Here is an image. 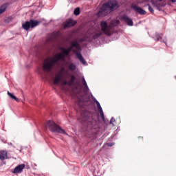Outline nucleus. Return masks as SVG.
I'll list each match as a JSON object with an SVG mask.
<instances>
[{
	"label": "nucleus",
	"mask_w": 176,
	"mask_h": 176,
	"mask_svg": "<svg viewBox=\"0 0 176 176\" xmlns=\"http://www.w3.org/2000/svg\"><path fill=\"white\" fill-rule=\"evenodd\" d=\"M3 164H6V162L4 160L0 161V167H3Z\"/></svg>",
	"instance_id": "473e14b6"
},
{
	"label": "nucleus",
	"mask_w": 176,
	"mask_h": 176,
	"mask_svg": "<svg viewBox=\"0 0 176 176\" xmlns=\"http://www.w3.org/2000/svg\"><path fill=\"white\" fill-rule=\"evenodd\" d=\"M6 159H9V157H8V151L1 150L0 151V160H6Z\"/></svg>",
	"instance_id": "4468645a"
},
{
	"label": "nucleus",
	"mask_w": 176,
	"mask_h": 176,
	"mask_svg": "<svg viewBox=\"0 0 176 176\" xmlns=\"http://www.w3.org/2000/svg\"><path fill=\"white\" fill-rule=\"evenodd\" d=\"M148 6V10L150 12V13H155V10L153 9V7L149 3H147L144 5V8H146Z\"/></svg>",
	"instance_id": "aec40b11"
},
{
	"label": "nucleus",
	"mask_w": 176,
	"mask_h": 176,
	"mask_svg": "<svg viewBox=\"0 0 176 176\" xmlns=\"http://www.w3.org/2000/svg\"><path fill=\"white\" fill-rule=\"evenodd\" d=\"M75 89H76V90H78L79 87H76Z\"/></svg>",
	"instance_id": "6e6d98bb"
},
{
	"label": "nucleus",
	"mask_w": 176,
	"mask_h": 176,
	"mask_svg": "<svg viewBox=\"0 0 176 176\" xmlns=\"http://www.w3.org/2000/svg\"><path fill=\"white\" fill-rule=\"evenodd\" d=\"M25 67H26V68L28 69L30 68V65H28V64H27V65H25Z\"/></svg>",
	"instance_id": "09e8293b"
},
{
	"label": "nucleus",
	"mask_w": 176,
	"mask_h": 176,
	"mask_svg": "<svg viewBox=\"0 0 176 176\" xmlns=\"http://www.w3.org/2000/svg\"><path fill=\"white\" fill-rule=\"evenodd\" d=\"M116 6H118V1L116 0H110L107 3L102 5L100 8L101 12H115L116 10Z\"/></svg>",
	"instance_id": "20e7f679"
},
{
	"label": "nucleus",
	"mask_w": 176,
	"mask_h": 176,
	"mask_svg": "<svg viewBox=\"0 0 176 176\" xmlns=\"http://www.w3.org/2000/svg\"><path fill=\"white\" fill-rule=\"evenodd\" d=\"M55 57L56 58V60L58 61H60V60L64 61V60H65L66 56L63 52H60L56 54Z\"/></svg>",
	"instance_id": "dca6fc26"
},
{
	"label": "nucleus",
	"mask_w": 176,
	"mask_h": 176,
	"mask_svg": "<svg viewBox=\"0 0 176 176\" xmlns=\"http://www.w3.org/2000/svg\"><path fill=\"white\" fill-rule=\"evenodd\" d=\"M74 53H75L76 57L78 58V60H82L83 58V55H82V51L78 50V51H74Z\"/></svg>",
	"instance_id": "6ab92c4d"
},
{
	"label": "nucleus",
	"mask_w": 176,
	"mask_h": 176,
	"mask_svg": "<svg viewBox=\"0 0 176 176\" xmlns=\"http://www.w3.org/2000/svg\"><path fill=\"white\" fill-rule=\"evenodd\" d=\"M94 176H97V175H94Z\"/></svg>",
	"instance_id": "680f3d73"
},
{
	"label": "nucleus",
	"mask_w": 176,
	"mask_h": 176,
	"mask_svg": "<svg viewBox=\"0 0 176 176\" xmlns=\"http://www.w3.org/2000/svg\"><path fill=\"white\" fill-rule=\"evenodd\" d=\"M25 168V164H19L15 168L10 170V173L14 175H19V174H21L24 171Z\"/></svg>",
	"instance_id": "39448f33"
},
{
	"label": "nucleus",
	"mask_w": 176,
	"mask_h": 176,
	"mask_svg": "<svg viewBox=\"0 0 176 176\" xmlns=\"http://www.w3.org/2000/svg\"><path fill=\"white\" fill-rule=\"evenodd\" d=\"M19 152H21H21H23V146H21V149H20Z\"/></svg>",
	"instance_id": "49530a36"
},
{
	"label": "nucleus",
	"mask_w": 176,
	"mask_h": 176,
	"mask_svg": "<svg viewBox=\"0 0 176 176\" xmlns=\"http://www.w3.org/2000/svg\"><path fill=\"white\" fill-rule=\"evenodd\" d=\"M83 118H85V123H87L88 125L93 124V122H94V118L93 116L89 115L88 113H85L83 116Z\"/></svg>",
	"instance_id": "9d476101"
},
{
	"label": "nucleus",
	"mask_w": 176,
	"mask_h": 176,
	"mask_svg": "<svg viewBox=\"0 0 176 176\" xmlns=\"http://www.w3.org/2000/svg\"><path fill=\"white\" fill-rule=\"evenodd\" d=\"M60 80H61V77L57 76L56 77H55L54 79V83L55 85H58V83L60 82Z\"/></svg>",
	"instance_id": "bb28decb"
},
{
	"label": "nucleus",
	"mask_w": 176,
	"mask_h": 176,
	"mask_svg": "<svg viewBox=\"0 0 176 176\" xmlns=\"http://www.w3.org/2000/svg\"><path fill=\"white\" fill-rule=\"evenodd\" d=\"M115 122H116V120L115 119V118L111 117L109 123L112 124V123H115Z\"/></svg>",
	"instance_id": "7c9ffc66"
},
{
	"label": "nucleus",
	"mask_w": 176,
	"mask_h": 176,
	"mask_svg": "<svg viewBox=\"0 0 176 176\" xmlns=\"http://www.w3.org/2000/svg\"><path fill=\"white\" fill-rule=\"evenodd\" d=\"M47 64L50 69H52V67H53V63L51 62V63H48Z\"/></svg>",
	"instance_id": "c9c22d12"
},
{
	"label": "nucleus",
	"mask_w": 176,
	"mask_h": 176,
	"mask_svg": "<svg viewBox=\"0 0 176 176\" xmlns=\"http://www.w3.org/2000/svg\"><path fill=\"white\" fill-rule=\"evenodd\" d=\"M7 94L8 97L11 98V100H14V101H16V102H19V98L16 97V95H14V94L8 91Z\"/></svg>",
	"instance_id": "f3484780"
},
{
	"label": "nucleus",
	"mask_w": 176,
	"mask_h": 176,
	"mask_svg": "<svg viewBox=\"0 0 176 176\" xmlns=\"http://www.w3.org/2000/svg\"><path fill=\"white\" fill-rule=\"evenodd\" d=\"M25 148L27 149V148H28V146H25Z\"/></svg>",
	"instance_id": "13d9d810"
},
{
	"label": "nucleus",
	"mask_w": 176,
	"mask_h": 176,
	"mask_svg": "<svg viewBox=\"0 0 176 176\" xmlns=\"http://www.w3.org/2000/svg\"><path fill=\"white\" fill-rule=\"evenodd\" d=\"M158 6L160 8H166V6H167V3H166V1H163L162 3H158Z\"/></svg>",
	"instance_id": "cd10ccee"
},
{
	"label": "nucleus",
	"mask_w": 176,
	"mask_h": 176,
	"mask_svg": "<svg viewBox=\"0 0 176 176\" xmlns=\"http://www.w3.org/2000/svg\"><path fill=\"white\" fill-rule=\"evenodd\" d=\"M99 113L100 115V118L103 122V127L104 130H107L108 129V126H109V120L108 118H105V114L104 113V110H100L99 111Z\"/></svg>",
	"instance_id": "0eeeda50"
},
{
	"label": "nucleus",
	"mask_w": 176,
	"mask_h": 176,
	"mask_svg": "<svg viewBox=\"0 0 176 176\" xmlns=\"http://www.w3.org/2000/svg\"><path fill=\"white\" fill-rule=\"evenodd\" d=\"M163 1H167V0H156L157 2H163Z\"/></svg>",
	"instance_id": "37998d69"
},
{
	"label": "nucleus",
	"mask_w": 176,
	"mask_h": 176,
	"mask_svg": "<svg viewBox=\"0 0 176 176\" xmlns=\"http://www.w3.org/2000/svg\"><path fill=\"white\" fill-rule=\"evenodd\" d=\"M84 91L85 93H89V94L90 93H91V91H90V88L89 87V86L85 87Z\"/></svg>",
	"instance_id": "c85d7f7f"
},
{
	"label": "nucleus",
	"mask_w": 176,
	"mask_h": 176,
	"mask_svg": "<svg viewBox=\"0 0 176 176\" xmlns=\"http://www.w3.org/2000/svg\"><path fill=\"white\" fill-rule=\"evenodd\" d=\"M132 9H133L135 12L139 13V14H140L141 16H145V14H146V12L144 10V8L138 7V6L137 5L132 6Z\"/></svg>",
	"instance_id": "1a4fd4ad"
},
{
	"label": "nucleus",
	"mask_w": 176,
	"mask_h": 176,
	"mask_svg": "<svg viewBox=\"0 0 176 176\" xmlns=\"http://www.w3.org/2000/svg\"><path fill=\"white\" fill-rule=\"evenodd\" d=\"M90 94L94 102H95V104H96L98 112H100V111H102V107H101V104L100 103V102L97 100V98H96V97H94L93 93L90 92Z\"/></svg>",
	"instance_id": "f8f14e48"
},
{
	"label": "nucleus",
	"mask_w": 176,
	"mask_h": 176,
	"mask_svg": "<svg viewBox=\"0 0 176 176\" xmlns=\"http://www.w3.org/2000/svg\"><path fill=\"white\" fill-rule=\"evenodd\" d=\"M46 126L52 133L63 134V135H68L65 129H63L60 126L57 124L54 120H50L46 123Z\"/></svg>",
	"instance_id": "f03ea898"
},
{
	"label": "nucleus",
	"mask_w": 176,
	"mask_h": 176,
	"mask_svg": "<svg viewBox=\"0 0 176 176\" xmlns=\"http://www.w3.org/2000/svg\"><path fill=\"white\" fill-rule=\"evenodd\" d=\"M12 1L5 2L4 3H3L0 6V14L5 13V12H6V10L8 9V8H9V6H10V5H12Z\"/></svg>",
	"instance_id": "9b49d317"
},
{
	"label": "nucleus",
	"mask_w": 176,
	"mask_h": 176,
	"mask_svg": "<svg viewBox=\"0 0 176 176\" xmlns=\"http://www.w3.org/2000/svg\"><path fill=\"white\" fill-rule=\"evenodd\" d=\"M41 23H42V21L31 19L29 21L28 20L22 22V29L30 32V31L34 30V28H36Z\"/></svg>",
	"instance_id": "7ed1b4c3"
},
{
	"label": "nucleus",
	"mask_w": 176,
	"mask_h": 176,
	"mask_svg": "<svg viewBox=\"0 0 176 176\" xmlns=\"http://www.w3.org/2000/svg\"><path fill=\"white\" fill-rule=\"evenodd\" d=\"M39 6L41 7V8H43V5H42V3H39Z\"/></svg>",
	"instance_id": "3c124183"
},
{
	"label": "nucleus",
	"mask_w": 176,
	"mask_h": 176,
	"mask_svg": "<svg viewBox=\"0 0 176 176\" xmlns=\"http://www.w3.org/2000/svg\"><path fill=\"white\" fill-rule=\"evenodd\" d=\"M58 60H57V58L55 57L52 60V64H56V63L58 62Z\"/></svg>",
	"instance_id": "2f4dec72"
},
{
	"label": "nucleus",
	"mask_w": 176,
	"mask_h": 176,
	"mask_svg": "<svg viewBox=\"0 0 176 176\" xmlns=\"http://www.w3.org/2000/svg\"><path fill=\"white\" fill-rule=\"evenodd\" d=\"M59 49H60V50H61L62 52H63L64 54H65V50H66V49H65L64 47H60Z\"/></svg>",
	"instance_id": "e433bc0d"
},
{
	"label": "nucleus",
	"mask_w": 176,
	"mask_h": 176,
	"mask_svg": "<svg viewBox=\"0 0 176 176\" xmlns=\"http://www.w3.org/2000/svg\"><path fill=\"white\" fill-rule=\"evenodd\" d=\"M79 61H80L82 65H85V66L89 65V64L87 63V61H86V59H85V58H81Z\"/></svg>",
	"instance_id": "a878e982"
},
{
	"label": "nucleus",
	"mask_w": 176,
	"mask_h": 176,
	"mask_svg": "<svg viewBox=\"0 0 176 176\" xmlns=\"http://www.w3.org/2000/svg\"><path fill=\"white\" fill-rule=\"evenodd\" d=\"M118 131H120V126H118L116 130L114 131V133L111 136V140L113 139V137H115L116 135H118Z\"/></svg>",
	"instance_id": "4be33fe9"
},
{
	"label": "nucleus",
	"mask_w": 176,
	"mask_h": 176,
	"mask_svg": "<svg viewBox=\"0 0 176 176\" xmlns=\"http://www.w3.org/2000/svg\"><path fill=\"white\" fill-rule=\"evenodd\" d=\"M8 145H10V146H13L14 148V146H13V143L12 142H8Z\"/></svg>",
	"instance_id": "79ce46f5"
},
{
	"label": "nucleus",
	"mask_w": 176,
	"mask_h": 176,
	"mask_svg": "<svg viewBox=\"0 0 176 176\" xmlns=\"http://www.w3.org/2000/svg\"><path fill=\"white\" fill-rule=\"evenodd\" d=\"M74 64L75 65H79V62H75Z\"/></svg>",
	"instance_id": "de8ad7c7"
},
{
	"label": "nucleus",
	"mask_w": 176,
	"mask_h": 176,
	"mask_svg": "<svg viewBox=\"0 0 176 176\" xmlns=\"http://www.w3.org/2000/svg\"><path fill=\"white\" fill-rule=\"evenodd\" d=\"M153 39L155 41V42H162V43H164L166 46H168L167 45V39L166 36H165V39H163V33H159L157 32H155V36L152 37Z\"/></svg>",
	"instance_id": "423d86ee"
},
{
	"label": "nucleus",
	"mask_w": 176,
	"mask_h": 176,
	"mask_svg": "<svg viewBox=\"0 0 176 176\" xmlns=\"http://www.w3.org/2000/svg\"><path fill=\"white\" fill-rule=\"evenodd\" d=\"M71 80H74V81L75 82V80H76V77L75 76L72 75V76H71Z\"/></svg>",
	"instance_id": "4c0bfd02"
},
{
	"label": "nucleus",
	"mask_w": 176,
	"mask_h": 176,
	"mask_svg": "<svg viewBox=\"0 0 176 176\" xmlns=\"http://www.w3.org/2000/svg\"><path fill=\"white\" fill-rule=\"evenodd\" d=\"M43 21H45V19H43Z\"/></svg>",
	"instance_id": "052dcab7"
},
{
	"label": "nucleus",
	"mask_w": 176,
	"mask_h": 176,
	"mask_svg": "<svg viewBox=\"0 0 176 176\" xmlns=\"http://www.w3.org/2000/svg\"><path fill=\"white\" fill-rule=\"evenodd\" d=\"M34 166H36V164H34Z\"/></svg>",
	"instance_id": "bf43d9fd"
},
{
	"label": "nucleus",
	"mask_w": 176,
	"mask_h": 176,
	"mask_svg": "<svg viewBox=\"0 0 176 176\" xmlns=\"http://www.w3.org/2000/svg\"><path fill=\"white\" fill-rule=\"evenodd\" d=\"M61 71H62L63 72H64L65 71V68L63 67L62 69H61Z\"/></svg>",
	"instance_id": "603ef678"
},
{
	"label": "nucleus",
	"mask_w": 176,
	"mask_h": 176,
	"mask_svg": "<svg viewBox=\"0 0 176 176\" xmlns=\"http://www.w3.org/2000/svg\"><path fill=\"white\" fill-rule=\"evenodd\" d=\"M122 20L126 23L128 27H133L134 25V21L133 19L129 16V15H124L122 16Z\"/></svg>",
	"instance_id": "6e6552de"
},
{
	"label": "nucleus",
	"mask_w": 176,
	"mask_h": 176,
	"mask_svg": "<svg viewBox=\"0 0 176 176\" xmlns=\"http://www.w3.org/2000/svg\"><path fill=\"white\" fill-rule=\"evenodd\" d=\"M25 168L26 170H30V165H26V166H25Z\"/></svg>",
	"instance_id": "ea45409f"
},
{
	"label": "nucleus",
	"mask_w": 176,
	"mask_h": 176,
	"mask_svg": "<svg viewBox=\"0 0 176 176\" xmlns=\"http://www.w3.org/2000/svg\"><path fill=\"white\" fill-rule=\"evenodd\" d=\"M102 174H100V172H98V176H101Z\"/></svg>",
	"instance_id": "864d4df0"
},
{
	"label": "nucleus",
	"mask_w": 176,
	"mask_h": 176,
	"mask_svg": "<svg viewBox=\"0 0 176 176\" xmlns=\"http://www.w3.org/2000/svg\"><path fill=\"white\" fill-rule=\"evenodd\" d=\"M113 145H115V142H109L107 144V146H108L109 148H111L112 146H113Z\"/></svg>",
	"instance_id": "c756f323"
},
{
	"label": "nucleus",
	"mask_w": 176,
	"mask_h": 176,
	"mask_svg": "<svg viewBox=\"0 0 176 176\" xmlns=\"http://www.w3.org/2000/svg\"><path fill=\"white\" fill-rule=\"evenodd\" d=\"M172 3H175L176 0H171Z\"/></svg>",
	"instance_id": "8fccbe9b"
},
{
	"label": "nucleus",
	"mask_w": 176,
	"mask_h": 176,
	"mask_svg": "<svg viewBox=\"0 0 176 176\" xmlns=\"http://www.w3.org/2000/svg\"><path fill=\"white\" fill-rule=\"evenodd\" d=\"M12 21H13V17H12V16H8L5 20V23H6L7 24L12 23Z\"/></svg>",
	"instance_id": "5701e85b"
},
{
	"label": "nucleus",
	"mask_w": 176,
	"mask_h": 176,
	"mask_svg": "<svg viewBox=\"0 0 176 176\" xmlns=\"http://www.w3.org/2000/svg\"><path fill=\"white\" fill-rule=\"evenodd\" d=\"M70 43L72 47H75L76 49H77V50H80V52H82V47H80V44H79V40L76 39L72 41Z\"/></svg>",
	"instance_id": "ddd939ff"
},
{
	"label": "nucleus",
	"mask_w": 176,
	"mask_h": 176,
	"mask_svg": "<svg viewBox=\"0 0 176 176\" xmlns=\"http://www.w3.org/2000/svg\"><path fill=\"white\" fill-rule=\"evenodd\" d=\"M72 51V47H70L65 50L64 54L65 55V56H68Z\"/></svg>",
	"instance_id": "393cba45"
},
{
	"label": "nucleus",
	"mask_w": 176,
	"mask_h": 176,
	"mask_svg": "<svg viewBox=\"0 0 176 176\" xmlns=\"http://www.w3.org/2000/svg\"><path fill=\"white\" fill-rule=\"evenodd\" d=\"M63 85H68V81H65V82H63Z\"/></svg>",
	"instance_id": "a18cd8bd"
},
{
	"label": "nucleus",
	"mask_w": 176,
	"mask_h": 176,
	"mask_svg": "<svg viewBox=\"0 0 176 176\" xmlns=\"http://www.w3.org/2000/svg\"><path fill=\"white\" fill-rule=\"evenodd\" d=\"M100 26L102 32H104L105 35L103 36L102 32H95L91 39L89 41V43H91L92 46L98 47V46L102 45L101 42L103 43H109L111 41H117V39H119V34H114L113 32H109V26H108V23L105 21L100 22Z\"/></svg>",
	"instance_id": "f257e3e1"
},
{
	"label": "nucleus",
	"mask_w": 176,
	"mask_h": 176,
	"mask_svg": "<svg viewBox=\"0 0 176 176\" xmlns=\"http://www.w3.org/2000/svg\"><path fill=\"white\" fill-rule=\"evenodd\" d=\"M82 81L83 82V83H84L85 82H87V81H86V78H85V76H83V75H82Z\"/></svg>",
	"instance_id": "58836bf2"
},
{
	"label": "nucleus",
	"mask_w": 176,
	"mask_h": 176,
	"mask_svg": "<svg viewBox=\"0 0 176 176\" xmlns=\"http://www.w3.org/2000/svg\"><path fill=\"white\" fill-rule=\"evenodd\" d=\"M76 24V21L72 18H69L66 21V27H74Z\"/></svg>",
	"instance_id": "2eb2a0df"
},
{
	"label": "nucleus",
	"mask_w": 176,
	"mask_h": 176,
	"mask_svg": "<svg viewBox=\"0 0 176 176\" xmlns=\"http://www.w3.org/2000/svg\"><path fill=\"white\" fill-rule=\"evenodd\" d=\"M50 23H53V19H50Z\"/></svg>",
	"instance_id": "5fc2aeb1"
},
{
	"label": "nucleus",
	"mask_w": 176,
	"mask_h": 176,
	"mask_svg": "<svg viewBox=\"0 0 176 176\" xmlns=\"http://www.w3.org/2000/svg\"><path fill=\"white\" fill-rule=\"evenodd\" d=\"M69 69L70 71H75V69H76V65H75V63H71L69 65Z\"/></svg>",
	"instance_id": "b1692460"
},
{
	"label": "nucleus",
	"mask_w": 176,
	"mask_h": 176,
	"mask_svg": "<svg viewBox=\"0 0 176 176\" xmlns=\"http://www.w3.org/2000/svg\"><path fill=\"white\" fill-rule=\"evenodd\" d=\"M111 124V126H112L113 127H115V126H116V124H115V123H113V122H112V124Z\"/></svg>",
	"instance_id": "c03bdc74"
},
{
	"label": "nucleus",
	"mask_w": 176,
	"mask_h": 176,
	"mask_svg": "<svg viewBox=\"0 0 176 176\" xmlns=\"http://www.w3.org/2000/svg\"><path fill=\"white\" fill-rule=\"evenodd\" d=\"M83 86H84L85 87H87V86H89V85H87V82H83Z\"/></svg>",
	"instance_id": "a19ab883"
},
{
	"label": "nucleus",
	"mask_w": 176,
	"mask_h": 176,
	"mask_svg": "<svg viewBox=\"0 0 176 176\" xmlns=\"http://www.w3.org/2000/svg\"><path fill=\"white\" fill-rule=\"evenodd\" d=\"M151 3L153 8H155L156 10H158V12H163V9H162V8L159 7V4H156V3L153 1H151Z\"/></svg>",
	"instance_id": "a211bd4d"
},
{
	"label": "nucleus",
	"mask_w": 176,
	"mask_h": 176,
	"mask_svg": "<svg viewBox=\"0 0 176 176\" xmlns=\"http://www.w3.org/2000/svg\"><path fill=\"white\" fill-rule=\"evenodd\" d=\"M79 101L80 102H82V103L87 102V101H86V99L83 98H81Z\"/></svg>",
	"instance_id": "72a5a7b5"
},
{
	"label": "nucleus",
	"mask_w": 176,
	"mask_h": 176,
	"mask_svg": "<svg viewBox=\"0 0 176 176\" xmlns=\"http://www.w3.org/2000/svg\"><path fill=\"white\" fill-rule=\"evenodd\" d=\"M74 83H75V81L74 80H70L69 85L72 86L74 85Z\"/></svg>",
	"instance_id": "f704fd0d"
},
{
	"label": "nucleus",
	"mask_w": 176,
	"mask_h": 176,
	"mask_svg": "<svg viewBox=\"0 0 176 176\" xmlns=\"http://www.w3.org/2000/svg\"><path fill=\"white\" fill-rule=\"evenodd\" d=\"M138 138H142V137H141V136H139V137H138Z\"/></svg>",
	"instance_id": "4d7b16f0"
},
{
	"label": "nucleus",
	"mask_w": 176,
	"mask_h": 176,
	"mask_svg": "<svg viewBox=\"0 0 176 176\" xmlns=\"http://www.w3.org/2000/svg\"><path fill=\"white\" fill-rule=\"evenodd\" d=\"M80 14V8L76 7L74 10V16H79Z\"/></svg>",
	"instance_id": "412c9836"
}]
</instances>
